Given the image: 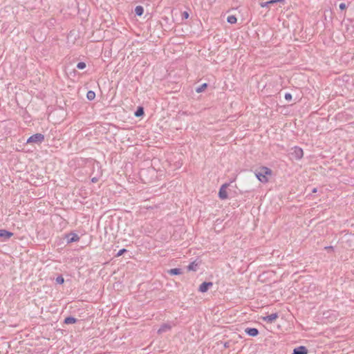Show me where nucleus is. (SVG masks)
<instances>
[{
    "instance_id": "obj_1",
    "label": "nucleus",
    "mask_w": 354,
    "mask_h": 354,
    "mask_svg": "<svg viewBox=\"0 0 354 354\" xmlns=\"http://www.w3.org/2000/svg\"><path fill=\"white\" fill-rule=\"evenodd\" d=\"M272 174V171L268 167H261L259 170L256 171L255 176L258 180L261 183H267L268 181V176Z\"/></svg>"
},
{
    "instance_id": "obj_2",
    "label": "nucleus",
    "mask_w": 354,
    "mask_h": 354,
    "mask_svg": "<svg viewBox=\"0 0 354 354\" xmlns=\"http://www.w3.org/2000/svg\"><path fill=\"white\" fill-rule=\"evenodd\" d=\"M44 140V136L41 133H35L29 137L27 143H41Z\"/></svg>"
},
{
    "instance_id": "obj_3",
    "label": "nucleus",
    "mask_w": 354,
    "mask_h": 354,
    "mask_svg": "<svg viewBox=\"0 0 354 354\" xmlns=\"http://www.w3.org/2000/svg\"><path fill=\"white\" fill-rule=\"evenodd\" d=\"M292 155L297 160L301 159L304 156V152L301 148L295 147L292 149Z\"/></svg>"
},
{
    "instance_id": "obj_4",
    "label": "nucleus",
    "mask_w": 354,
    "mask_h": 354,
    "mask_svg": "<svg viewBox=\"0 0 354 354\" xmlns=\"http://www.w3.org/2000/svg\"><path fill=\"white\" fill-rule=\"evenodd\" d=\"M12 233L6 230H0V240L1 241H5L8 240L12 236Z\"/></svg>"
},
{
    "instance_id": "obj_5",
    "label": "nucleus",
    "mask_w": 354,
    "mask_h": 354,
    "mask_svg": "<svg viewBox=\"0 0 354 354\" xmlns=\"http://www.w3.org/2000/svg\"><path fill=\"white\" fill-rule=\"evenodd\" d=\"M278 317L277 313H272L271 315L262 317L261 319L267 323H272L278 318Z\"/></svg>"
},
{
    "instance_id": "obj_6",
    "label": "nucleus",
    "mask_w": 354,
    "mask_h": 354,
    "mask_svg": "<svg viewBox=\"0 0 354 354\" xmlns=\"http://www.w3.org/2000/svg\"><path fill=\"white\" fill-rule=\"evenodd\" d=\"M212 286L213 283L212 282H203L200 285L198 290L201 292H205L209 288L212 287Z\"/></svg>"
},
{
    "instance_id": "obj_7",
    "label": "nucleus",
    "mask_w": 354,
    "mask_h": 354,
    "mask_svg": "<svg viewBox=\"0 0 354 354\" xmlns=\"http://www.w3.org/2000/svg\"><path fill=\"white\" fill-rule=\"evenodd\" d=\"M227 187L226 184L223 185L219 189L218 196L221 199H226L227 198Z\"/></svg>"
},
{
    "instance_id": "obj_8",
    "label": "nucleus",
    "mask_w": 354,
    "mask_h": 354,
    "mask_svg": "<svg viewBox=\"0 0 354 354\" xmlns=\"http://www.w3.org/2000/svg\"><path fill=\"white\" fill-rule=\"evenodd\" d=\"M171 328V325L170 324H163L160 328L158 330V333L161 334L165 332L169 331Z\"/></svg>"
},
{
    "instance_id": "obj_9",
    "label": "nucleus",
    "mask_w": 354,
    "mask_h": 354,
    "mask_svg": "<svg viewBox=\"0 0 354 354\" xmlns=\"http://www.w3.org/2000/svg\"><path fill=\"white\" fill-rule=\"evenodd\" d=\"M245 332L250 336L255 337L259 334V330L255 328H247Z\"/></svg>"
},
{
    "instance_id": "obj_10",
    "label": "nucleus",
    "mask_w": 354,
    "mask_h": 354,
    "mask_svg": "<svg viewBox=\"0 0 354 354\" xmlns=\"http://www.w3.org/2000/svg\"><path fill=\"white\" fill-rule=\"evenodd\" d=\"M307 349L304 346H299L294 349L292 354H306Z\"/></svg>"
},
{
    "instance_id": "obj_11",
    "label": "nucleus",
    "mask_w": 354,
    "mask_h": 354,
    "mask_svg": "<svg viewBox=\"0 0 354 354\" xmlns=\"http://www.w3.org/2000/svg\"><path fill=\"white\" fill-rule=\"evenodd\" d=\"M284 0H270L269 1H266V2H263L261 3V6L262 8H266V7H268V5L270 4H272V3H275L277 2H281V1H283Z\"/></svg>"
},
{
    "instance_id": "obj_12",
    "label": "nucleus",
    "mask_w": 354,
    "mask_h": 354,
    "mask_svg": "<svg viewBox=\"0 0 354 354\" xmlns=\"http://www.w3.org/2000/svg\"><path fill=\"white\" fill-rule=\"evenodd\" d=\"M198 268V263L196 261H193L187 266L189 271H196Z\"/></svg>"
},
{
    "instance_id": "obj_13",
    "label": "nucleus",
    "mask_w": 354,
    "mask_h": 354,
    "mask_svg": "<svg viewBox=\"0 0 354 354\" xmlns=\"http://www.w3.org/2000/svg\"><path fill=\"white\" fill-rule=\"evenodd\" d=\"M168 273L171 275H177V274H180L182 273V272L180 268H173V269L168 270Z\"/></svg>"
},
{
    "instance_id": "obj_14",
    "label": "nucleus",
    "mask_w": 354,
    "mask_h": 354,
    "mask_svg": "<svg viewBox=\"0 0 354 354\" xmlns=\"http://www.w3.org/2000/svg\"><path fill=\"white\" fill-rule=\"evenodd\" d=\"M144 9L141 6H137L135 8V13L138 16H141L143 14Z\"/></svg>"
},
{
    "instance_id": "obj_15",
    "label": "nucleus",
    "mask_w": 354,
    "mask_h": 354,
    "mask_svg": "<svg viewBox=\"0 0 354 354\" xmlns=\"http://www.w3.org/2000/svg\"><path fill=\"white\" fill-rule=\"evenodd\" d=\"M76 319L73 317H68L64 319V323L66 324H71L76 322Z\"/></svg>"
},
{
    "instance_id": "obj_16",
    "label": "nucleus",
    "mask_w": 354,
    "mask_h": 354,
    "mask_svg": "<svg viewBox=\"0 0 354 354\" xmlns=\"http://www.w3.org/2000/svg\"><path fill=\"white\" fill-rule=\"evenodd\" d=\"M227 21L228 23L231 24H236L237 21L236 17L234 15H230L227 18Z\"/></svg>"
},
{
    "instance_id": "obj_17",
    "label": "nucleus",
    "mask_w": 354,
    "mask_h": 354,
    "mask_svg": "<svg viewBox=\"0 0 354 354\" xmlns=\"http://www.w3.org/2000/svg\"><path fill=\"white\" fill-rule=\"evenodd\" d=\"M207 86V84L206 83H204L202 85H201L200 86H198V88H196V91L197 93H201L203 92L205 88Z\"/></svg>"
},
{
    "instance_id": "obj_18",
    "label": "nucleus",
    "mask_w": 354,
    "mask_h": 354,
    "mask_svg": "<svg viewBox=\"0 0 354 354\" xmlns=\"http://www.w3.org/2000/svg\"><path fill=\"white\" fill-rule=\"evenodd\" d=\"M86 97H87L88 100H93L95 97V93L92 91H89L87 93Z\"/></svg>"
},
{
    "instance_id": "obj_19",
    "label": "nucleus",
    "mask_w": 354,
    "mask_h": 354,
    "mask_svg": "<svg viewBox=\"0 0 354 354\" xmlns=\"http://www.w3.org/2000/svg\"><path fill=\"white\" fill-rule=\"evenodd\" d=\"M143 113H144L143 109L142 107H139L137 109V111H136L135 115L137 117H139V116L143 115Z\"/></svg>"
},
{
    "instance_id": "obj_20",
    "label": "nucleus",
    "mask_w": 354,
    "mask_h": 354,
    "mask_svg": "<svg viewBox=\"0 0 354 354\" xmlns=\"http://www.w3.org/2000/svg\"><path fill=\"white\" fill-rule=\"evenodd\" d=\"M77 68L78 69H84L86 68V64L84 62H79L77 64Z\"/></svg>"
},
{
    "instance_id": "obj_21",
    "label": "nucleus",
    "mask_w": 354,
    "mask_h": 354,
    "mask_svg": "<svg viewBox=\"0 0 354 354\" xmlns=\"http://www.w3.org/2000/svg\"><path fill=\"white\" fill-rule=\"evenodd\" d=\"M56 282L59 284H62L64 282V279L62 276H58L56 278Z\"/></svg>"
},
{
    "instance_id": "obj_22",
    "label": "nucleus",
    "mask_w": 354,
    "mask_h": 354,
    "mask_svg": "<svg viewBox=\"0 0 354 354\" xmlns=\"http://www.w3.org/2000/svg\"><path fill=\"white\" fill-rule=\"evenodd\" d=\"M285 99L288 101H290L292 99V95L289 93L285 94Z\"/></svg>"
},
{
    "instance_id": "obj_23",
    "label": "nucleus",
    "mask_w": 354,
    "mask_h": 354,
    "mask_svg": "<svg viewBox=\"0 0 354 354\" xmlns=\"http://www.w3.org/2000/svg\"><path fill=\"white\" fill-rule=\"evenodd\" d=\"M78 239H79V237L77 236V235L74 234L73 236L71 239V240L69 241L70 242L77 241Z\"/></svg>"
},
{
    "instance_id": "obj_24",
    "label": "nucleus",
    "mask_w": 354,
    "mask_h": 354,
    "mask_svg": "<svg viewBox=\"0 0 354 354\" xmlns=\"http://www.w3.org/2000/svg\"><path fill=\"white\" fill-rule=\"evenodd\" d=\"M124 252H126L125 249H122V250H119V252L117 253L116 257H120V256L122 255Z\"/></svg>"
},
{
    "instance_id": "obj_25",
    "label": "nucleus",
    "mask_w": 354,
    "mask_h": 354,
    "mask_svg": "<svg viewBox=\"0 0 354 354\" xmlns=\"http://www.w3.org/2000/svg\"><path fill=\"white\" fill-rule=\"evenodd\" d=\"M346 8V6L344 3H342L339 4V8L343 10Z\"/></svg>"
},
{
    "instance_id": "obj_26",
    "label": "nucleus",
    "mask_w": 354,
    "mask_h": 354,
    "mask_svg": "<svg viewBox=\"0 0 354 354\" xmlns=\"http://www.w3.org/2000/svg\"><path fill=\"white\" fill-rule=\"evenodd\" d=\"M183 17L185 18V19H187L189 17V14L187 12H184L183 13Z\"/></svg>"
},
{
    "instance_id": "obj_27",
    "label": "nucleus",
    "mask_w": 354,
    "mask_h": 354,
    "mask_svg": "<svg viewBox=\"0 0 354 354\" xmlns=\"http://www.w3.org/2000/svg\"><path fill=\"white\" fill-rule=\"evenodd\" d=\"M312 192H313V193L317 192V188H314V189L312 190Z\"/></svg>"
},
{
    "instance_id": "obj_28",
    "label": "nucleus",
    "mask_w": 354,
    "mask_h": 354,
    "mask_svg": "<svg viewBox=\"0 0 354 354\" xmlns=\"http://www.w3.org/2000/svg\"><path fill=\"white\" fill-rule=\"evenodd\" d=\"M92 181H93V182H95V178H93V179H92Z\"/></svg>"
}]
</instances>
